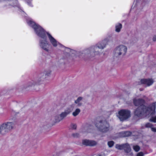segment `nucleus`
Segmentation results:
<instances>
[{"instance_id":"1","label":"nucleus","mask_w":156,"mask_h":156,"mask_svg":"<svg viewBox=\"0 0 156 156\" xmlns=\"http://www.w3.org/2000/svg\"><path fill=\"white\" fill-rule=\"evenodd\" d=\"M28 24L34 29L37 35L41 38L39 41L40 47L46 51H49L50 44L47 41L46 32L42 28L31 20L27 21Z\"/></svg>"},{"instance_id":"2","label":"nucleus","mask_w":156,"mask_h":156,"mask_svg":"<svg viewBox=\"0 0 156 156\" xmlns=\"http://www.w3.org/2000/svg\"><path fill=\"white\" fill-rule=\"evenodd\" d=\"M156 102H154L149 108L145 106H139L134 112L135 114L138 116L145 115L147 117L151 116L150 121L156 122V116L155 115Z\"/></svg>"},{"instance_id":"3","label":"nucleus","mask_w":156,"mask_h":156,"mask_svg":"<svg viewBox=\"0 0 156 156\" xmlns=\"http://www.w3.org/2000/svg\"><path fill=\"white\" fill-rule=\"evenodd\" d=\"M15 123L14 122H8L0 125V134L5 135L11 132L15 128Z\"/></svg>"},{"instance_id":"4","label":"nucleus","mask_w":156,"mask_h":156,"mask_svg":"<svg viewBox=\"0 0 156 156\" xmlns=\"http://www.w3.org/2000/svg\"><path fill=\"white\" fill-rule=\"evenodd\" d=\"M96 127L100 132L105 133L111 130L109 124L106 121H101L96 125Z\"/></svg>"},{"instance_id":"5","label":"nucleus","mask_w":156,"mask_h":156,"mask_svg":"<svg viewBox=\"0 0 156 156\" xmlns=\"http://www.w3.org/2000/svg\"><path fill=\"white\" fill-rule=\"evenodd\" d=\"M127 48L126 46L123 44L117 46L114 49L113 55L115 57H119L124 56L126 54Z\"/></svg>"},{"instance_id":"6","label":"nucleus","mask_w":156,"mask_h":156,"mask_svg":"<svg viewBox=\"0 0 156 156\" xmlns=\"http://www.w3.org/2000/svg\"><path fill=\"white\" fill-rule=\"evenodd\" d=\"M116 115L120 121H123L130 117V112L127 110L122 109L119 111Z\"/></svg>"},{"instance_id":"7","label":"nucleus","mask_w":156,"mask_h":156,"mask_svg":"<svg viewBox=\"0 0 156 156\" xmlns=\"http://www.w3.org/2000/svg\"><path fill=\"white\" fill-rule=\"evenodd\" d=\"M84 53L87 54H90L91 55L94 56L99 54V52L97 51V47L94 46L86 49L84 51Z\"/></svg>"},{"instance_id":"8","label":"nucleus","mask_w":156,"mask_h":156,"mask_svg":"<svg viewBox=\"0 0 156 156\" xmlns=\"http://www.w3.org/2000/svg\"><path fill=\"white\" fill-rule=\"evenodd\" d=\"M44 80V78H41V76L35 80H32L29 82L28 84V87H34L35 86L39 84L41 82Z\"/></svg>"},{"instance_id":"9","label":"nucleus","mask_w":156,"mask_h":156,"mask_svg":"<svg viewBox=\"0 0 156 156\" xmlns=\"http://www.w3.org/2000/svg\"><path fill=\"white\" fill-rule=\"evenodd\" d=\"M115 147L119 150L124 149L127 153H129L131 151V149L129 145L126 144L121 145L117 144Z\"/></svg>"},{"instance_id":"10","label":"nucleus","mask_w":156,"mask_h":156,"mask_svg":"<svg viewBox=\"0 0 156 156\" xmlns=\"http://www.w3.org/2000/svg\"><path fill=\"white\" fill-rule=\"evenodd\" d=\"M83 98L82 97H79L75 101V104H73L71 105L70 107L73 110L76 108L77 107H80L81 106L83 103L81 101L83 99Z\"/></svg>"},{"instance_id":"11","label":"nucleus","mask_w":156,"mask_h":156,"mask_svg":"<svg viewBox=\"0 0 156 156\" xmlns=\"http://www.w3.org/2000/svg\"><path fill=\"white\" fill-rule=\"evenodd\" d=\"M141 83L144 84L146 87L151 85L154 82L152 79H142L140 81Z\"/></svg>"},{"instance_id":"12","label":"nucleus","mask_w":156,"mask_h":156,"mask_svg":"<svg viewBox=\"0 0 156 156\" xmlns=\"http://www.w3.org/2000/svg\"><path fill=\"white\" fill-rule=\"evenodd\" d=\"M108 41V39H105L102 42L98 44L96 46L94 47H97V51H98V48L102 49H103L105 48Z\"/></svg>"},{"instance_id":"13","label":"nucleus","mask_w":156,"mask_h":156,"mask_svg":"<svg viewBox=\"0 0 156 156\" xmlns=\"http://www.w3.org/2000/svg\"><path fill=\"white\" fill-rule=\"evenodd\" d=\"M73 110V109L70 107L66 109L64 112H62L60 115V118H61V119H64Z\"/></svg>"},{"instance_id":"14","label":"nucleus","mask_w":156,"mask_h":156,"mask_svg":"<svg viewBox=\"0 0 156 156\" xmlns=\"http://www.w3.org/2000/svg\"><path fill=\"white\" fill-rule=\"evenodd\" d=\"M49 40L51 44L55 47H56L59 43L49 33H47Z\"/></svg>"},{"instance_id":"15","label":"nucleus","mask_w":156,"mask_h":156,"mask_svg":"<svg viewBox=\"0 0 156 156\" xmlns=\"http://www.w3.org/2000/svg\"><path fill=\"white\" fill-rule=\"evenodd\" d=\"M83 144L86 146H93L96 145L97 143L96 141L88 140H83Z\"/></svg>"},{"instance_id":"16","label":"nucleus","mask_w":156,"mask_h":156,"mask_svg":"<svg viewBox=\"0 0 156 156\" xmlns=\"http://www.w3.org/2000/svg\"><path fill=\"white\" fill-rule=\"evenodd\" d=\"M144 100L142 99H134L133 100L134 104L136 106L140 105V106H144V105H142L144 103Z\"/></svg>"},{"instance_id":"17","label":"nucleus","mask_w":156,"mask_h":156,"mask_svg":"<svg viewBox=\"0 0 156 156\" xmlns=\"http://www.w3.org/2000/svg\"><path fill=\"white\" fill-rule=\"evenodd\" d=\"M80 109L79 108H76L72 113V115L73 116L76 117L77 116L80 112Z\"/></svg>"},{"instance_id":"18","label":"nucleus","mask_w":156,"mask_h":156,"mask_svg":"<svg viewBox=\"0 0 156 156\" xmlns=\"http://www.w3.org/2000/svg\"><path fill=\"white\" fill-rule=\"evenodd\" d=\"M122 27V25L120 23H118L115 26V31L119 32L120 31V30Z\"/></svg>"},{"instance_id":"19","label":"nucleus","mask_w":156,"mask_h":156,"mask_svg":"<svg viewBox=\"0 0 156 156\" xmlns=\"http://www.w3.org/2000/svg\"><path fill=\"white\" fill-rule=\"evenodd\" d=\"M133 149L135 151L138 152L140 150V147L139 146L136 145L133 146Z\"/></svg>"},{"instance_id":"20","label":"nucleus","mask_w":156,"mask_h":156,"mask_svg":"<svg viewBox=\"0 0 156 156\" xmlns=\"http://www.w3.org/2000/svg\"><path fill=\"white\" fill-rule=\"evenodd\" d=\"M55 121L56 122H60L61 120H62V119H61V118H60L59 117V116L58 115H56L55 116Z\"/></svg>"},{"instance_id":"21","label":"nucleus","mask_w":156,"mask_h":156,"mask_svg":"<svg viewBox=\"0 0 156 156\" xmlns=\"http://www.w3.org/2000/svg\"><path fill=\"white\" fill-rule=\"evenodd\" d=\"M108 145L109 147H112L114 144V142L113 141H111L108 142Z\"/></svg>"},{"instance_id":"22","label":"nucleus","mask_w":156,"mask_h":156,"mask_svg":"<svg viewBox=\"0 0 156 156\" xmlns=\"http://www.w3.org/2000/svg\"><path fill=\"white\" fill-rule=\"evenodd\" d=\"M152 125L151 124L147 123L145 124V127L147 128H152Z\"/></svg>"},{"instance_id":"23","label":"nucleus","mask_w":156,"mask_h":156,"mask_svg":"<svg viewBox=\"0 0 156 156\" xmlns=\"http://www.w3.org/2000/svg\"><path fill=\"white\" fill-rule=\"evenodd\" d=\"M72 136L74 138H77L80 136V134L78 133H75L72 134Z\"/></svg>"},{"instance_id":"24","label":"nucleus","mask_w":156,"mask_h":156,"mask_svg":"<svg viewBox=\"0 0 156 156\" xmlns=\"http://www.w3.org/2000/svg\"><path fill=\"white\" fill-rule=\"evenodd\" d=\"M124 135H123L124 136H127L130 135L131 134V133L129 132H125L124 133Z\"/></svg>"},{"instance_id":"25","label":"nucleus","mask_w":156,"mask_h":156,"mask_svg":"<svg viewBox=\"0 0 156 156\" xmlns=\"http://www.w3.org/2000/svg\"><path fill=\"white\" fill-rule=\"evenodd\" d=\"M51 73V70H48L46 72L45 74L46 76H49L50 75Z\"/></svg>"},{"instance_id":"26","label":"nucleus","mask_w":156,"mask_h":156,"mask_svg":"<svg viewBox=\"0 0 156 156\" xmlns=\"http://www.w3.org/2000/svg\"><path fill=\"white\" fill-rule=\"evenodd\" d=\"M87 127H85L83 129H82V130L81 131V132L82 133H84L86 132H88V131H85V130H87Z\"/></svg>"},{"instance_id":"27","label":"nucleus","mask_w":156,"mask_h":156,"mask_svg":"<svg viewBox=\"0 0 156 156\" xmlns=\"http://www.w3.org/2000/svg\"><path fill=\"white\" fill-rule=\"evenodd\" d=\"M72 128L73 129H76V125L75 124H72L71 125Z\"/></svg>"},{"instance_id":"28","label":"nucleus","mask_w":156,"mask_h":156,"mask_svg":"<svg viewBox=\"0 0 156 156\" xmlns=\"http://www.w3.org/2000/svg\"><path fill=\"white\" fill-rule=\"evenodd\" d=\"M144 154L142 152L138 153L137 154V156H143Z\"/></svg>"},{"instance_id":"29","label":"nucleus","mask_w":156,"mask_h":156,"mask_svg":"<svg viewBox=\"0 0 156 156\" xmlns=\"http://www.w3.org/2000/svg\"><path fill=\"white\" fill-rule=\"evenodd\" d=\"M153 41H156V35H154L153 38Z\"/></svg>"},{"instance_id":"30","label":"nucleus","mask_w":156,"mask_h":156,"mask_svg":"<svg viewBox=\"0 0 156 156\" xmlns=\"http://www.w3.org/2000/svg\"><path fill=\"white\" fill-rule=\"evenodd\" d=\"M151 130L154 132H156V128H152Z\"/></svg>"},{"instance_id":"31","label":"nucleus","mask_w":156,"mask_h":156,"mask_svg":"<svg viewBox=\"0 0 156 156\" xmlns=\"http://www.w3.org/2000/svg\"><path fill=\"white\" fill-rule=\"evenodd\" d=\"M1 109H0V115H2L3 114V112H1Z\"/></svg>"},{"instance_id":"32","label":"nucleus","mask_w":156,"mask_h":156,"mask_svg":"<svg viewBox=\"0 0 156 156\" xmlns=\"http://www.w3.org/2000/svg\"><path fill=\"white\" fill-rule=\"evenodd\" d=\"M97 156H103V155H101L98 154V155H97Z\"/></svg>"},{"instance_id":"33","label":"nucleus","mask_w":156,"mask_h":156,"mask_svg":"<svg viewBox=\"0 0 156 156\" xmlns=\"http://www.w3.org/2000/svg\"><path fill=\"white\" fill-rule=\"evenodd\" d=\"M16 1V0H15Z\"/></svg>"}]
</instances>
